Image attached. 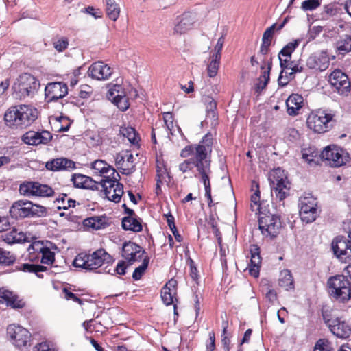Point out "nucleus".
Listing matches in <instances>:
<instances>
[{"label":"nucleus","mask_w":351,"mask_h":351,"mask_svg":"<svg viewBox=\"0 0 351 351\" xmlns=\"http://www.w3.org/2000/svg\"><path fill=\"white\" fill-rule=\"evenodd\" d=\"M270 180L276 199L283 201L289 195L290 190V183L284 171L280 168L275 169L271 174Z\"/></svg>","instance_id":"nucleus-8"},{"label":"nucleus","mask_w":351,"mask_h":351,"mask_svg":"<svg viewBox=\"0 0 351 351\" xmlns=\"http://www.w3.org/2000/svg\"><path fill=\"white\" fill-rule=\"evenodd\" d=\"M328 81L340 95H345L350 91V82L348 77L341 70L336 69L332 72Z\"/></svg>","instance_id":"nucleus-14"},{"label":"nucleus","mask_w":351,"mask_h":351,"mask_svg":"<svg viewBox=\"0 0 351 351\" xmlns=\"http://www.w3.org/2000/svg\"><path fill=\"white\" fill-rule=\"evenodd\" d=\"M115 165L122 174L129 175L134 171V156L128 151L117 153L114 156Z\"/></svg>","instance_id":"nucleus-16"},{"label":"nucleus","mask_w":351,"mask_h":351,"mask_svg":"<svg viewBox=\"0 0 351 351\" xmlns=\"http://www.w3.org/2000/svg\"><path fill=\"white\" fill-rule=\"evenodd\" d=\"M334 114L326 110H318L311 112L306 121L307 126L317 133H324L331 127Z\"/></svg>","instance_id":"nucleus-7"},{"label":"nucleus","mask_w":351,"mask_h":351,"mask_svg":"<svg viewBox=\"0 0 351 351\" xmlns=\"http://www.w3.org/2000/svg\"><path fill=\"white\" fill-rule=\"evenodd\" d=\"M318 152L314 148L308 147L302 149V157L308 163L311 164L314 161V158L317 157Z\"/></svg>","instance_id":"nucleus-51"},{"label":"nucleus","mask_w":351,"mask_h":351,"mask_svg":"<svg viewBox=\"0 0 351 351\" xmlns=\"http://www.w3.org/2000/svg\"><path fill=\"white\" fill-rule=\"evenodd\" d=\"M15 261V256L10 252L0 248V265H10Z\"/></svg>","instance_id":"nucleus-50"},{"label":"nucleus","mask_w":351,"mask_h":351,"mask_svg":"<svg viewBox=\"0 0 351 351\" xmlns=\"http://www.w3.org/2000/svg\"><path fill=\"white\" fill-rule=\"evenodd\" d=\"M313 351H334V350L328 339H320L316 342Z\"/></svg>","instance_id":"nucleus-53"},{"label":"nucleus","mask_w":351,"mask_h":351,"mask_svg":"<svg viewBox=\"0 0 351 351\" xmlns=\"http://www.w3.org/2000/svg\"><path fill=\"white\" fill-rule=\"evenodd\" d=\"M53 45L56 51L62 52L69 46V39L66 37L58 38L53 41Z\"/></svg>","instance_id":"nucleus-55"},{"label":"nucleus","mask_w":351,"mask_h":351,"mask_svg":"<svg viewBox=\"0 0 351 351\" xmlns=\"http://www.w3.org/2000/svg\"><path fill=\"white\" fill-rule=\"evenodd\" d=\"M330 65V58L325 51H319L312 53L306 60V66L310 69L318 71L326 70Z\"/></svg>","instance_id":"nucleus-15"},{"label":"nucleus","mask_w":351,"mask_h":351,"mask_svg":"<svg viewBox=\"0 0 351 351\" xmlns=\"http://www.w3.org/2000/svg\"><path fill=\"white\" fill-rule=\"evenodd\" d=\"M20 128H25L33 123L38 118V112L36 108L29 105H19Z\"/></svg>","instance_id":"nucleus-24"},{"label":"nucleus","mask_w":351,"mask_h":351,"mask_svg":"<svg viewBox=\"0 0 351 351\" xmlns=\"http://www.w3.org/2000/svg\"><path fill=\"white\" fill-rule=\"evenodd\" d=\"M317 206L316 199L311 195L301 197L299 199L301 219L307 223L314 221L318 215Z\"/></svg>","instance_id":"nucleus-9"},{"label":"nucleus","mask_w":351,"mask_h":351,"mask_svg":"<svg viewBox=\"0 0 351 351\" xmlns=\"http://www.w3.org/2000/svg\"><path fill=\"white\" fill-rule=\"evenodd\" d=\"M337 51L340 54H346L351 51V36H346L336 43Z\"/></svg>","instance_id":"nucleus-44"},{"label":"nucleus","mask_w":351,"mask_h":351,"mask_svg":"<svg viewBox=\"0 0 351 351\" xmlns=\"http://www.w3.org/2000/svg\"><path fill=\"white\" fill-rule=\"evenodd\" d=\"M324 11L330 16L335 15L338 12L337 4L335 3H332L325 5Z\"/></svg>","instance_id":"nucleus-62"},{"label":"nucleus","mask_w":351,"mask_h":351,"mask_svg":"<svg viewBox=\"0 0 351 351\" xmlns=\"http://www.w3.org/2000/svg\"><path fill=\"white\" fill-rule=\"evenodd\" d=\"M39 86L38 80L29 73L21 75L14 83L12 89L17 99H23L33 95Z\"/></svg>","instance_id":"nucleus-6"},{"label":"nucleus","mask_w":351,"mask_h":351,"mask_svg":"<svg viewBox=\"0 0 351 351\" xmlns=\"http://www.w3.org/2000/svg\"><path fill=\"white\" fill-rule=\"evenodd\" d=\"M45 167L53 171L72 170L75 168V163L66 158H58L47 162Z\"/></svg>","instance_id":"nucleus-27"},{"label":"nucleus","mask_w":351,"mask_h":351,"mask_svg":"<svg viewBox=\"0 0 351 351\" xmlns=\"http://www.w3.org/2000/svg\"><path fill=\"white\" fill-rule=\"evenodd\" d=\"M120 133L132 144L137 143L140 139L135 129L132 127H121Z\"/></svg>","instance_id":"nucleus-45"},{"label":"nucleus","mask_w":351,"mask_h":351,"mask_svg":"<svg viewBox=\"0 0 351 351\" xmlns=\"http://www.w3.org/2000/svg\"><path fill=\"white\" fill-rule=\"evenodd\" d=\"M111 261V256L104 249H99L92 254L80 253L73 260V265L85 270L94 271Z\"/></svg>","instance_id":"nucleus-2"},{"label":"nucleus","mask_w":351,"mask_h":351,"mask_svg":"<svg viewBox=\"0 0 351 351\" xmlns=\"http://www.w3.org/2000/svg\"><path fill=\"white\" fill-rule=\"evenodd\" d=\"M101 191L106 197L114 203L120 202L123 194V185L115 178L102 179L100 182Z\"/></svg>","instance_id":"nucleus-10"},{"label":"nucleus","mask_w":351,"mask_h":351,"mask_svg":"<svg viewBox=\"0 0 351 351\" xmlns=\"http://www.w3.org/2000/svg\"><path fill=\"white\" fill-rule=\"evenodd\" d=\"M122 227L125 230L138 232L142 230L141 221L133 217H125L122 219Z\"/></svg>","instance_id":"nucleus-35"},{"label":"nucleus","mask_w":351,"mask_h":351,"mask_svg":"<svg viewBox=\"0 0 351 351\" xmlns=\"http://www.w3.org/2000/svg\"><path fill=\"white\" fill-rule=\"evenodd\" d=\"M196 22L195 15L185 12L177 18L176 23L173 28V33L176 34H182L191 29Z\"/></svg>","instance_id":"nucleus-23"},{"label":"nucleus","mask_w":351,"mask_h":351,"mask_svg":"<svg viewBox=\"0 0 351 351\" xmlns=\"http://www.w3.org/2000/svg\"><path fill=\"white\" fill-rule=\"evenodd\" d=\"M19 114V105L10 107L4 114L5 125L12 129L20 128Z\"/></svg>","instance_id":"nucleus-28"},{"label":"nucleus","mask_w":351,"mask_h":351,"mask_svg":"<svg viewBox=\"0 0 351 351\" xmlns=\"http://www.w3.org/2000/svg\"><path fill=\"white\" fill-rule=\"evenodd\" d=\"M213 138L210 133L204 136L197 144L185 147L180 152L182 158L192 157L180 163L179 170L184 174L194 175L203 183L205 189V196L208 205H213L211 196V186L210 177L212 173L210 169V155L213 150Z\"/></svg>","instance_id":"nucleus-1"},{"label":"nucleus","mask_w":351,"mask_h":351,"mask_svg":"<svg viewBox=\"0 0 351 351\" xmlns=\"http://www.w3.org/2000/svg\"><path fill=\"white\" fill-rule=\"evenodd\" d=\"M28 252L30 254H40L41 263L43 264L51 265L54 262V252H51L49 247L45 246L44 243L40 241L33 242L29 246Z\"/></svg>","instance_id":"nucleus-19"},{"label":"nucleus","mask_w":351,"mask_h":351,"mask_svg":"<svg viewBox=\"0 0 351 351\" xmlns=\"http://www.w3.org/2000/svg\"><path fill=\"white\" fill-rule=\"evenodd\" d=\"M325 322L328 324L330 331L337 337L341 339L348 338L351 333V328L349 324L341 318L335 317L326 319Z\"/></svg>","instance_id":"nucleus-17"},{"label":"nucleus","mask_w":351,"mask_h":351,"mask_svg":"<svg viewBox=\"0 0 351 351\" xmlns=\"http://www.w3.org/2000/svg\"><path fill=\"white\" fill-rule=\"evenodd\" d=\"M278 58L280 60V65L281 68L285 67L287 65H288L291 62V56H286V55H281L278 54Z\"/></svg>","instance_id":"nucleus-64"},{"label":"nucleus","mask_w":351,"mask_h":351,"mask_svg":"<svg viewBox=\"0 0 351 351\" xmlns=\"http://www.w3.org/2000/svg\"><path fill=\"white\" fill-rule=\"evenodd\" d=\"M112 73L113 69L101 61L93 63L88 70V76L97 80H107Z\"/></svg>","instance_id":"nucleus-18"},{"label":"nucleus","mask_w":351,"mask_h":351,"mask_svg":"<svg viewBox=\"0 0 351 351\" xmlns=\"http://www.w3.org/2000/svg\"><path fill=\"white\" fill-rule=\"evenodd\" d=\"M149 263V258L147 256H145L143 258V262L141 265H139L138 267H136L132 274V278L136 280H140L142 277V276L145 272L148 265Z\"/></svg>","instance_id":"nucleus-49"},{"label":"nucleus","mask_w":351,"mask_h":351,"mask_svg":"<svg viewBox=\"0 0 351 351\" xmlns=\"http://www.w3.org/2000/svg\"><path fill=\"white\" fill-rule=\"evenodd\" d=\"M20 269L24 272L34 273L38 278H43V276L40 273L47 271V267L40 265L25 263L21 265Z\"/></svg>","instance_id":"nucleus-42"},{"label":"nucleus","mask_w":351,"mask_h":351,"mask_svg":"<svg viewBox=\"0 0 351 351\" xmlns=\"http://www.w3.org/2000/svg\"><path fill=\"white\" fill-rule=\"evenodd\" d=\"M282 224L279 216L269 211H261L258 216V228L265 237L273 239L280 232Z\"/></svg>","instance_id":"nucleus-3"},{"label":"nucleus","mask_w":351,"mask_h":351,"mask_svg":"<svg viewBox=\"0 0 351 351\" xmlns=\"http://www.w3.org/2000/svg\"><path fill=\"white\" fill-rule=\"evenodd\" d=\"M36 190V197H50L54 195V190L50 186L38 182Z\"/></svg>","instance_id":"nucleus-47"},{"label":"nucleus","mask_w":351,"mask_h":351,"mask_svg":"<svg viewBox=\"0 0 351 351\" xmlns=\"http://www.w3.org/2000/svg\"><path fill=\"white\" fill-rule=\"evenodd\" d=\"M7 333L13 343L20 348L25 347L31 337V335L27 329L16 324L9 325L7 328Z\"/></svg>","instance_id":"nucleus-12"},{"label":"nucleus","mask_w":351,"mask_h":351,"mask_svg":"<svg viewBox=\"0 0 351 351\" xmlns=\"http://www.w3.org/2000/svg\"><path fill=\"white\" fill-rule=\"evenodd\" d=\"M45 93L48 101H56L67 95V85L59 82L49 83L45 87Z\"/></svg>","instance_id":"nucleus-21"},{"label":"nucleus","mask_w":351,"mask_h":351,"mask_svg":"<svg viewBox=\"0 0 351 351\" xmlns=\"http://www.w3.org/2000/svg\"><path fill=\"white\" fill-rule=\"evenodd\" d=\"M250 267L249 273L254 277H258L259 275L260 267L261 265V258L260 256L259 247L257 245H252L250 247Z\"/></svg>","instance_id":"nucleus-29"},{"label":"nucleus","mask_w":351,"mask_h":351,"mask_svg":"<svg viewBox=\"0 0 351 351\" xmlns=\"http://www.w3.org/2000/svg\"><path fill=\"white\" fill-rule=\"evenodd\" d=\"M223 44H224V38H223V36H221L218 39L217 43L215 47V50H214V51L211 52L210 56H219V58H221V50H222Z\"/></svg>","instance_id":"nucleus-60"},{"label":"nucleus","mask_w":351,"mask_h":351,"mask_svg":"<svg viewBox=\"0 0 351 351\" xmlns=\"http://www.w3.org/2000/svg\"><path fill=\"white\" fill-rule=\"evenodd\" d=\"M126 85L114 84L108 90V98L110 100L117 99L121 97L128 95Z\"/></svg>","instance_id":"nucleus-36"},{"label":"nucleus","mask_w":351,"mask_h":351,"mask_svg":"<svg viewBox=\"0 0 351 351\" xmlns=\"http://www.w3.org/2000/svg\"><path fill=\"white\" fill-rule=\"evenodd\" d=\"M36 186L37 182H24L19 186V193L27 197H36Z\"/></svg>","instance_id":"nucleus-39"},{"label":"nucleus","mask_w":351,"mask_h":351,"mask_svg":"<svg viewBox=\"0 0 351 351\" xmlns=\"http://www.w3.org/2000/svg\"><path fill=\"white\" fill-rule=\"evenodd\" d=\"M328 285L330 294L340 302H346L351 298V287L348 280L342 275L330 278Z\"/></svg>","instance_id":"nucleus-5"},{"label":"nucleus","mask_w":351,"mask_h":351,"mask_svg":"<svg viewBox=\"0 0 351 351\" xmlns=\"http://www.w3.org/2000/svg\"><path fill=\"white\" fill-rule=\"evenodd\" d=\"M210 60L207 65V73H208V75L210 77H214L217 74L219 67L221 58H219V56H210Z\"/></svg>","instance_id":"nucleus-46"},{"label":"nucleus","mask_w":351,"mask_h":351,"mask_svg":"<svg viewBox=\"0 0 351 351\" xmlns=\"http://www.w3.org/2000/svg\"><path fill=\"white\" fill-rule=\"evenodd\" d=\"M52 139L51 134L47 131L42 132L28 131L22 136L24 143L29 145H46Z\"/></svg>","instance_id":"nucleus-20"},{"label":"nucleus","mask_w":351,"mask_h":351,"mask_svg":"<svg viewBox=\"0 0 351 351\" xmlns=\"http://www.w3.org/2000/svg\"><path fill=\"white\" fill-rule=\"evenodd\" d=\"M177 280L171 278L165 284L161 290V298L162 302L167 306L173 304L175 314H177L176 311V305L174 304L175 301H177Z\"/></svg>","instance_id":"nucleus-22"},{"label":"nucleus","mask_w":351,"mask_h":351,"mask_svg":"<svg viewBox=\"0 0 351 351\" xmlns=\"http://www.w3.org/2000/svg\"><path fill=\"white\" fill-rule=\"evenodd\" d=\"M2 237L3 241L8 244L23 243L29 240V237L27 236L26 233L19 231L16 228H13L5 232Z\"/></svg>","instance_id":"nucleus-32"},{"label":"nucleus","mask_w":351,"mask_h":351,"mask_svg":"<svg viewBox=\"0 0 351 351\" xmlns=\"http://www.w3.org/2000/svg\"><path fill=\"white\" fill-rule=\"evenodd\" d=\"M163 119L165 125L169 132V134L173 135L175 133L173 117L171 112H167L163 113Z\"/></svg>","instance_id":"nucleus-54"},{"label":"nucleus","mask_w":351,"mask_h":351,"mask_svg":"<svg viewBox=\"0 0 351 351\" xmlns=\"http://www.w3.org/2000/svg\"><path fill=\"white\" fill-rule=\"evenodd\" d=\"M57 208L58 210H68L70 208L75 207L76 202L72 199L66 194H62L56 199Z\"/></svg>","instance_id":"nucleus-41"},{"label":"nucleus","mask_w":351,"mask_h":351,"mask_svg":"<svg viewBox=\"0 0 351 351\" xmlns=\"http://www.w3.org/2000/svg\"><path fill=\"white\" fill-rule=\"evenodd\" d=\"M332 249L336 257L343 263L351 261V239L339 236L334 239Z\"/></svg>","instance_id":"nucleus-11"},{"label":"nucleus","mask_w":351,"mask_h":351,"mask_svg":"<svg viewBox=\"0 0 351 351\" xmlns=\"http://www.w3.org/2000/svg\"><path fill=\"white\" fill-rule=\"evenodd\" d=\"M275 27L276 25L274 24L265 31L262 38V43L271 45Z\"/></svg>","instance_id":"nucleus-58"},{"label":"nucleus","mask_w":351,"mask_h":351,"mask_svg":"<svg viewBox=\"0 0 351 351\" xmlns=\"http://www.w3.org/2000/svg\"><path fill=\"white\" fill-rule=\"evenodd\" d=\"M0 303H6L8 306H10L13 308H22L25 305V302L23 300L19 299L13 292L4 288H0Z\"/></svg>","instance_id":"nucleus-26"},{"label":"nucleus","mask_w":351,"mask_h":351,"mask_svg":"<svg viewBox=\"0 0 351 351\" xmlns=\"http://www.w3.org/2000/svg\"><path fill=\"white\" fill-rule=\"evenodd\" d=\"M271 64H268L267 71H265L262 75L258 79V82L256 84V90L261 92L267 86L269 80V73L271 70Z\"/></svg>","instance_id":"nucleus-48"},{"label":"nucleus","mask_w":351,"mask_h":351,"mask_svg":"<svg viewBox=\"0 0 351 351\" xmlns=\"http://www.w3.org/2000/svg\"><path fill=\"white\" fill-rule=\"evenodd\" d=\"M145 254L143 247L133 242H126L123 245L121 255L129 265L143 259Z\"/></svg>","instance_id":"nucleus-13"},{"label":"nucleus","mask_w":351,"mask_h":351,"mask_svg":"<svg viewBox=\"0 0 351 351\" xmlns=\"http://www.w3.org/2000/svg\"><path fill=\"white\" fill-rule=\"evenodd\" d=\"M45 210V207L34 204L27 200H18L14 202L10 208V214L14 219H23L35 215H40Z\"/></svg>","instance_id":"nucleus-4"},{"label":"nucleus","mask_w":351,"mask_h":351,"mask_svg":"<svg viewBox=\"0 0 351 351\" xmlns=\"http://www.w3.org/2000/svg\"><path fill=\"white\" fill-rule=\"evenodd\" d=\"M106 12L108 17L115 21L119 16L120 14V7L114 0H106Z\"/></svg>","instance_id":"nucleus-37"},{"label":"nucleus","mask_w":351,"mask_h":351,"mask_svg":"<svg viewBox=\"0 0 351 351\" xmlns=\"http://www.w3.org/2000/svg\"><path fill=\"white\" fill-rule=\"evenodd\" d=\"M304 104L303 97L298 94L291 95L286 100L287 113L289 115H296Z\"/></svg>","instance_id":"nucleus-31"},{"label":"nucleus","mask_w":351,"mask_h":351,"mask_svg":"<svg viewBox=\"0 0 351 351\" xmlns=\"http://www.w3.org/2000/svg\"><path fill=\"white\" fill-rule=\"evenodd\" d=\"M278 284L286 290L292 289L293 287V279L290 271L284 269L280 273Z\"/></svg>","instance_id":"nucleus-40"},{"label":"nucleus","mask_w":351,"mask_h":351,"mask_svg":"<svg viewBox=\"0 0 351 351\" xmlns=\"http://www.w3.org/2000/svg\"><path fill=\"white\" fill-rule=\"evenodd\" d=\"M167 177V169L162 162L157 160L156 165V193L160 191L161 186L166 182Z\"/></svg>","instance_id":"nucleus-38"},{"label":"nucleus","mask_w":351,"mask_h":351,"mask_svg":"<svg viewBox=\"0 0 351 351\" xmlns=\"http://www.w3.org/2000/svg\"><path fill=\"white\" fill-rule=\"evenodd\" d=\"M252 190L254 192L251 196V210L256 213H258V214L261 213V211H265L260 203L259 186L258 184L255 181L252 182Z\"/></svg>","instance_id":"nucleus-33"},{"label":"nucleus","mask_w":351,"mask_h":351,"mask_svg":"<svg viewBox=\"0 0 351 351\" xmlns=\"http://www.w3.org/2000/svg\"><path fill=\"white\" fill-rule=\"evenodd\" d=\"M63 292L64 293V298L67 300H73L75 302L79 303L80 304H82V300L78 297H77L74 293L69 291L67 289L64 288L63 289Z\"/></svg>","instance_id":"nucleus-61"},{"label":"nucleus","mask_w":351,"mask_h":351,"mask_svg":"<svg viewBox=\"0 0 351 351\" xmlns=\"http://www.w3.org/2000/svg\"><path fill=\"white\" fill-rule=\"evenodd\" d=\"M112 101L121 110L125 111L126 110L129 106V99L128 95L125 97H121L120 98H118L117 99L112 100Z\"/></svg>","instance_id":"nucleus-57"},{"label":"nucleus","mask_w":351,"mask_h":351,"mask_svg":"<svg viewBox=\"0 0 351 351\" xmlns=\"http://www.w3.org/2000/svg\"><path fill=\"white\" fill-rule=\"evenodd\" d=\"M203 101L206 105L207 116L211 117L214 119H216L217 102L215 101V100L212 97L204 96Z\"/></svg>","instance_id":"nucleus-43"},{"label":"nucleus","mask_w":351,"mask_h":351,"mask_svg":"<svg viewBox=\"0 0 351 351\" xmlns=\"http://www.w3.org/2000/svg\"><path fill=\"white\" fill-rule=\"evenodd\" d=\"M320 5V0H305L301 4V9L304 12L313 11Z\"/></svg>","instance_id":"nucleus-52"},{"label":"nucleus","mask_w":351,"mask_h":351,"mask_svg":"<svg viewBox=\"0 0 351 351\" xmlns=\"http://www.w3.org/2000/svg\"><path fill=\"white\" fill-rule=\"evenodd\" d=\"M321 158L328 162V164L335 167H338L344 164V159L341 153L335 147H326L320 154Z\"/></svg>","instance_id":"nucleus-25"},{"label":"nucleus","mask_w":351,"mask_h":351,"mask_svg":"<svg viewBox=\"0 0 351 351\" xmlns=\"http://www.w3.org/2000/svg\"><path fill=\"white\" fill-rule=\"evenodd\" d=\"M84 226L95 230L105 228L108 225L107 218L104 216H95L86 219Z\"/></svg>","instance_id":"nucleus-34"},{"label":"nucleus","mask_w":351,"mask_h":351,"mask_svg":"<svg viewBox=\"0 0 351 351\" xmlns=\"http://www.w3.org/2000/svg\"><path fill=\"white\" fill-rule=\"evenodd\" d=\"M91 167L95 173L104 177L103 179L109 178L110 176H114L116 173L115 169L104 160H97L92 163Z\"/></svg>","instance_id":"nucleus-30"},{"label":"nucleus","mask_w":351,"mask_h":351,"mask_svg":"<svg viewBox=\"0 0 351 351\" xmlns=\"http://www.w3.org/2000/svg\"><path fill=\"white\" fill-rule=\"evenodd\" d=\"M88 180V177L83 176L82 174L76 175L73 177V180L74 184L80 188H86V182Z\"/></svg>","instance_id":"nucleus-59"},{"label":"nucleus","mask_w":351,"mask_h":351,"mask_svg":"<svg viewBox=\"0 0 351 351\" xmlns=\"http://www.w3.org/2000/svg\"><path fill=\"white\" fill-rule=\"evenodd\" d=\"M86 12L92 15L95 19H99L102 16V13L99 9H95L93 7L88 6L85 9Z\"/></svg>","instance_id":"nucleus-63"},{"label":"nucleus","mask_w":351,"mask_h":351,"mask_svg":"<svg viewBox=\"0 0 351 351\" xmlns=\"http://www.w3.org/2000/svg\"><path fill=\"white\" fill-rule=\"evenodd\" d=\"M300 43L299 40H295L292 42L289 43L287 45H285L280 51L279 54L286 55L291 56L292 53L295 51V49L298 47Z\"/></svg>","instance_id":"nucleus-56"}]
</instances>
